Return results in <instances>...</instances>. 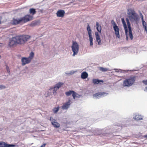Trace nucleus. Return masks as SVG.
Listing matches in <instances>:
<instances>
[{"label":"nucleus","mask_w":147,"mask_h":147,"mask_svg":"<svg viewBox=\"0 0 147 147\" xmlns=\"http://www.w3.org/2000/svg\"><path fill=\"white\" fill-rule=\"evenodd\" d=\"M127 16L128 18L126 19L129 29V35L131 40L133 38L131 27L129 20L132 23L138 24L139 20L138 15L132 9H129L128 10Z\"/></svg>","instance_id":"1"},{"label":"nucleus","mask_w":147,"mask_h":147,"mask_svg":"<svg viewBox=\"0 0 147 147\" xmlns=\"http://www.w3.org/2000/svg\"><path fill=\"white\" fill-rule=\"evenodd\" d=\"M33 16L30 15H26L23 17L16 19H13L12 20V24L16 25L18 24H24L33 19Z\"/></svg>","instance_id":"2"},{"label":"nucleus","mask_w":147,"mask_h":147,"mask_svg":"<svg viewBox=\"0 0 147 147\" xmlns=\"http://www.w3.org/2000/svg\"><path fill=\"white\" fill-rule=\"evenodd\" d=\"M18 44H24L28 41L31 37L28 35H20L16 36Z\"/></svg>","instance_id":"3"},{"label":"nucleus","mask_w":147,"mask_h":147,"mask_svg":"<svg viewBox=\"0 0 147 147\" xmlns=\"http://www.w3.org/2000/svg\"><path fill=\"white\" fill-rule=\"evenodd\" d=\"M34 54L32 52H31L28 57H22L21 59L22 64L23 66L30 63L33 59Z\"/></svg>","instance_id":"4"},{"label":"nucleus","mask_w":147,"mask_h":147,"mask_svg":"<svg viewBox=\"0 0 147 147\" xmlns=\"http://www.w3.org/2000/svg\"><path fill=\"white\" fill-rule=\"evenodd\" d=\"M135 76L130 77L129 78L126 79L123 83V86L124 87H129L131 86L135 81Z\"/></svg>","instance_id":"5"},{"label":"nucleus","mask_w":147,"mask_h":147,"mask_svg":"<svg viewBox=\"0 0 147 147\" xmlns=\"http://www.w3.org/2000/svg\"><path fill=\"white\" fill-rule=\"evenodd\" d=\"M72 50L73 52L72 55L73 56H74L78 54L79 50V45L76 41H73L72 45L71 47Z\"/></svg>","instance_id":"6"},{"label":"nucleus","mask_w":147,"mask_h":147,"mask_svg":"<svg viewBox=\"0 0 147 147\" xmlns=\"http://www.w3.org/2000/svg\"><path fill=\"white\" fill-rule=\"evenodd\" d=\"M17 41L16 36L10 39L8 44V46L9 47H11L18 44Z\"/></svg>","instance_id":"7"},{"label":"nucleus","mask_w":147,"mask_h":147,"mask_svg":"<svg viewBox=\"0 0 147 147\" xmlns=\"http://www.w3.org/2000/svg\"><path fill=\"white\" fill-rule=\"evenodd\" d=\"M111 23L113 25V29L116 37L119 38H120V36L119 34V30L118 26H117L114 20H111Z\"/></svg>","instance_id":"8"},{"label":"nucleus","mask_w":147,"mask_h":147,"mask_svg":"<svg viewBox=\"0 0 147 147\" xmlns=\"http://www.w3.org/2000/svg\"><path fill=\"white\" fill-rule=\"evenodd\" d=\"M50 120L51 121L52 125L55 127L58 128L60 127V125L57 122L56 120L53 119V118L51 117H50Z\"/></svg>","instance_id":"9"},{"label":"nucleus","mask_w":147,"mask_h":147,"mask_svg":"<svg viewBox=\"0 0 147 147\" xmlns=\"http://www.w3.org/2000/svg\"><path fill=\"white\" fill-rule=\"evenodd\" d=\"M121 21L122 22V24L123 25V27L125 31V33L126 36V39L127 40H128V31L127 26L126 24V22L125 21L124 19L123 18H122Z\"/></svg>","instance_id":"10"},{"label":"nucleus","mask_w":147,"mask_h":147,"mask_svg":"<svg viewBox=\"0 0 147 147\" xmlns=\"http://www.w3.org/2000/svg\"><path fill=\"white\" fill-rule=\"evenodd\" d=\"M71 104V100H69L68 102L63 104L62 107V109L63 110H67Z\"/></svg>","instance_id":"11"},{"label":"nucleus","mask_w":147,"mask_h":147,"mask_svg":"<svg viewBox=\"0 0 147 147\" xmlns=\"http://www.w3.org/2000/svg\"><path fill=\"white\" fill-rule=\"evenodd\" d=\"M65 13V11L63 10H58L56 13L57 16L58 17H63Z\"/></svg>","instance_id":"12"},{"label":"nucleus","mask_w":147,"mask_h":147,"mask_svg":"<svg viewBox=\"0 0 147 147\" xmlns=\"http://www.w3.org/2000/svg\"><path fill=\"white\" fill-rule=\"evenodd\" d=\"M16 146L13 144H8L5 142H0V147H15Z\"/></svg>","instance_id":"13"},{"label":"nucleus","mask_w":147,"mask_h":147,"mask_svg":"<svg viewBox=\"0 0 147 147\" xmlns=\"http://www.w3.org/2000/svg\"><path fill=\"white\" fill-rule=\"evenodd\" d=\"M63 84V83L61 82H59L57 83L54 87V91L56 92Z\"/></svg>","instance_id":"14"},{"label":"nucleus","mask_w":147,"mask_h":147,"mask_svg":"<svg viewBox=\"0 0 147 147\" xmlns=\"http://www.w3.org/2000/svg\"><path fill=\"white\" fill-rule=\"evenodd\" d=\"M95 34L96 36V40L98 43V44L99 45H101V40L98 33V32H95Z\"/></svg>","instance_id":"15"},{"label":"nucleus","mask_w":147,"mask_h":147,"mask_svg":"<svg viewBox=\"0 0 147 147\" xmlns=\"http://www.w3.org/2000/svg\"><path fill=\"white\" fill-rule=\"evenodd\" d=\"M92 82L94 84H98L102 83L104 82L102 80L94 79L92 80Z\"/></svg>","instance_id":"16"},{"label":"nucleus","mask_w":147,"mask_h":147,"mask_svg":"<svg viewBox=\"0 0 147 147\" xmlns=\"http://www.w3.org/2000/svg\"><path fill=\"white\" fill-rule=\"evenodd\" d=\"M96 29L97 31L100 33L101 32L102 28L101 26L99 24L98 22H96Z\"/></svg>","instance_id":"17"},{"label":"nucleus","mask_w":147,"mask_h":147,"mask_svg":"<svg viewBox=\"0 0 147 147\" xmlns=\"http://www.w3.org/2000/svg\"><path fill=\"white\" fill-rule=\"evenodd\" d=\"M105 92H97L93 95V97L98 98V97H100L102 94H104Z\"/></svg>","instance_id":"18"},{"label":"nucleus","mask_w":147,"mask_h":147,"mask_svg":"<svg viewBox=\"0 0 147 147\" xmlns=\"http://www.w3.org/2000/svg\"><path fill=\"white\" fill-rule=\"evenodd\" d=\"M88 25L87 26V30L88 32V33L89 36H92V30H91L90 27L89 25V24L88 23Z\"/></svg>","instance_id":"19"},{"label":"nucleus","mask_w":147,"mask_h":147,"mask_svg":"<svg viewBox=\"0 0 147 147\" xmlns=\"http://www.w3.org/2000/svg\"><path fill=\"white\" fill-rule=\"evenodd\" d=\"M88 74L86 72H84L82 73L81 77L83 79H85L88 77Z\"/></svg>","instance_id":"20"},{"label":"nucleus","mask_w":147,"mask_h":147,"mask_svg":"<svg viewBox=\"0 0 147 147\" xmlns=\"http://www.w3.org/2000/svg\"><path fill=\"white\" fill-rule=\"evenodd\" d=\"M29 12L31 14L33 15L36 13V11L35 9L32 8L30 9Z\"/></svg>","instance_id":"21"},{"label":"nucleus","mask_w":147,"mask_h":147,"mask_svg":"<svg viewBox=\"0 0 147 147\" xmlns=\"http://www.w3.org/2000/svg\"><path fill=\"white\" fill-rule=\"evenodd\" d=\"M134 118L135 120L137 121L141 120L143 119L142 116L139 115H136Z\"/></svg>","instance_id":"22"},{"label":"nucleus","mask_w":147,"mask_h":147,"mask_svg":"<svg viewBox=\"0 0 147 147\" xmlns=\"http://www.w3.org/2000/svg\"><path fill=\"white\" fill-rule=\"evenodd\" d=\"M89 41L90 42V46L92 47L93 45V38L92 37V36H89Z\"/></svg>","instance_id":"23"},{"label":"nucleus","mask_w":147,"mask_h":147,"mask_svg":"<svg viewBox=\"0 0 147 147\" xmlns=\"http://www.w3.org/2000/svg\"><path fill=\"white\" fill-rule=\"evenodd\" d=\"M72 96L73 98L75 99L76 98L79 97L80 95L77 94L76 92H73Z\"/></svg>","instance_id":"24"},{"label":"nucleus","mask_w":147,"mask_h":147,"mask_svg":"<svg viewBox=\"0 0 147 147\" xmlns=\"http://www.w3.org/2000/svg\"><path fill=\"white\" fill-rule=\"evenodd\" d=\"M59 110V107H55L53 109V111L54 113H57Z\"/></svg>","instance_id":"25"},{"label":"nucleus","mask_w":147,"mask_h":147,"mask_svg":"<svg viewBox=\"0 0 147 147\" xmlns=\"http://www.w3.org/2000/svg\"><path fill=\"white\" fill-rule=\"evenodd\" d=\"M100 69L102 71H106L108 70V69L106 68H104L103 67H100Z\"/></svg>","instance_id":"26"},{"label":"nucleus","mask_w":147,"mask_h":147,"mask_svg":"<svg viewBox=\"0 0 147 147\" xmlns=\"http://www.w3.org/2000/svg\"><path fill=\"white\" fill-rule=\"evenodd\" d=\"M142 25L144 28L145 27H147V24L146 22L144 21V20H143L142 21Z\"/></svg>","instance_id":"27"},{"label":"nucleus","mask_w":147,"mask_h":147,"mask_svg":"<svg viewBox=\"0 0 147 147\" xmlns=\"http://www.w3.org/2000/svg\"><path fill=\"white\" fill-rule=\"evenodd\" d=\"M6 68L8 73L9 74H10V71L8 66L7 65H6Z\"/></svg>","instance_id":"28"},{"label":"nucleus","mask_w":147,"mask_h":147,"mask_svg":"<svg viewBox=\"0 0 147 147\" xmlns=\"http://www.w3.org/2000/svg\"><path fill=\"white\" fill-rule=\"evenodd\" d=\"M37 23L36 22H32L31 23L30 25L32 26H36L37 25Z\"/></svg>","instance_id":"29"},{"label":"nucleus","mask_w":147,"mask_h":147,"mask_svg":"<svg viewBox=\"0 0 147 147\" xmlns=\"http://www.w3.org/2000/svg\"><path fill=\"white\" fill-rule=\"evenodd\" d=\"M6 88V87L5 86L2 85H0V90L4 89Z\"/></svg>","instance_id":"30"},{"label":"nucleus","mask_w":147,"mask_h":147,"mask_svg":"<svg viewBox=\"0 0 147 147\" xmlns=\"http://www.w3.org/2000/svg\"><path fill=\"white\" fill-rule=\"evenodd\" d=\"M142 82L145 85H147V80H143L142 81Z\"/></svg>","instance_id":"31"},{"label":"nucleus","mask_w":147,"mask_h":147,"mask_svg":"<svg viewBox=\"0 0 147 147\" xmlns=\"http://www.w3.org/2000/svg\"><path fill=\"white\" fill-rule=\"evenodd\" d=\"M72 93L73 92H65L66 95L67 96H70Z\"/></svg>","instance_id":"32"},{"label":"nucleus","mask_w":147,"mask_h":147,"mask_svg":"<svg viewBox=\"0 0 147 147\" xmlns=\"http://www.w3.org/2000/svg\"><path fill=\"white\" fill-rule=\"evenodd\" d=\"M100 131H97V134H96V135H100L101 134H100Z\"/></svg>","instance_id":"33"},{"label":"nucleus","mask_w":147,"mask_h":147,"mask_svg":"<svg viewBox=\"0 0 147 147\" xmlns=\"http://www.w3.org/2000/svg\"><path fill=\"white\" fill-rule=\"evenodd\" d=\"M141 18L142 19V21H143V20H144L143 19V16L142 14L141 13Z\"/></svg>","instance_id":"34"},{"label":"nucleus","mask_w":147,"mask_h":147,"mask_svg":"<svg viewBox=\"0 0 147 147\" xmlns=\"http://www.w3.org/2000/svg\"><path fill=\"white\" fill-rule=\"evenodd\" d=\"M144 28L145 31L146 32L147 34V27H144Z\"/></svg>","instance_id":"35"},{"label":"nucleus","mask_w":147,"mask_h":147,"mask_svg":"<svg viewBox=\"0 0 147 147\" xmlns=\"http://www.w3.org/2000/svg\"><path fill=\"white\" fill-rule=\"evenodd\" d=\"M46 145V144H44L40 147H45Z\"/></svg>","instance_id":"36"},{"label":"nucleus","mask_w":147,"mask_h":147,"mask_svg":"<svg viewBox=\"0 0 147 147\" xmlns=\"http://www.w3.org/2000/svg\"><path fill=\"white\" fill-rule=\"evenodd\" d=\"M144 91L147 92V86L144 89Z\"/></svg>","instance_id":"37"},{"label":"nucleus","mask_w":147,"mask_h":147,"mask_svg":"<svg viewBox=\"0 0 147 147\" xmlns=\"http://www.w3.org/2000/svg\"><path fill=\"white\" fill-rule=\"evenodd\" d=\"M144 138H147V135H144Z\"/></svg>","instance_id":"38"},{"label":"nucleus","mask_w":147,"mask_h":147,"mask_svg":"<svg viewBox=\"0 0 147 147\" xmlns=\"http://www.w3.org/2000/svg\"><path fill=\"white\" fill-rule=\"evenodd\" d=\"M69 92H74V91H69Z\"/></svg>","instance_id":"39"},{"label":"nucleus","mask_w":147,"mask_h":147,"mask_svg":"<svg viewBox=\"0 0 147 147\" xmlns=\"http://www.w3.org/2000/svg\"><path fill=\"white\" fill-rule=\"evenodd\" d=\"M104 136H107L106 134L105 135V134H104Z\"/></svg>","instance_id":"40"}]
</instances>
